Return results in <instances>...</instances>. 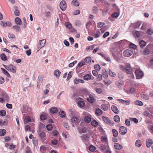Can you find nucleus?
Segmentation results:
<instances>
[{
  "label": "nucleus",
  "instance_id": "7",
  "mask_svg": "<svg viewBox=\"0 0 153 153\" xmlns=\"http://www.w3.org/2000/svg\"><path fill=\"white\" fill-rule=\"evenodd\" d=\"M114 59L117 62H119L120 58L122 56L121 54L119 52H118L115 54H113L112 55Z\"/></svg>",
  "mask_w": 153,
  "mask_h": 153
},
{
  "label": "nucleus",
  "instance_id": "17",
  "mask_svg": "<svg viewBox=\"0 0 153 153\" xmlns=\"http://www.w3.org/2000/svg\"><path fill=\"white\" fill-rule=\"evenodd\" d=\"M0 25H1L4 27H6V26L10 27L12 25L11 23L9 22H1L0 23Z\"/></svg>",
  "mask_w": 153,
  "mask_h": 153
},
{
  "label": "nucleus",
  "instance_id": "50",
  "mask_svg": "<svg viewBox=\"0 0 153 153\" xmlns=\"http://www.w3.org/2000/svg\"><path fill=\"white\" fill-rule=\"evenodd\" d=\"M129 119L131 121L134 122L136 124H137L138 123V120L136 118H132L130 117V118Z\"/></svg>",
  "mask_w": 153,
  "mask_h": 153
},
{
  "label": "nucleus",
  "instance_id": "4",
  "mask_svg": "<svg viewBox=\"0 0 153 153\" xmlns=\"http://www.w3.org/2000/svg\"><path fill=\"white\" fill-rule=\"evenodd\" d=\"M135 74L136 79H138L142 78L144 75L143 71L140 69H138L136 70Z\"/></svg>",
  "mask_w": 153,
  "mask_h": 153
},
{
  "label": "nucleus",
  "instance_id": "30",
  "mask_svg": "<svg viewBox=\"0 0 153 153\" xmlns=\"http://www.w3.org/2000/svg\"><path fill=\"white\" fill-rule=\"evenodd\" d=\"M77 104L79 107H82L85 105V102L82 101H79L77 102Z\"/></svg>",
  "mask_w": 153,
  "mask_h": 153
},
{
  "label": "nucleus",
  "instance_id": "2",
  "mask_svg": "<svg viewBox=\"0 0 153 153\" xmlns=\"http://www.w3.org/2000/svg\"><path fill=\"white\" fill-rule=\"evenodd\" d=\"M4 67L7 70L12 73H15L16 72V66L12 64H10L9 65H4Z\"/></svg>",
  "mask_w": 153,
  "mask_h": 153
},
{
  "label": "nucleus",
  "instance_id": "41",
  "mask_svg": "<svg viewBox=\"0 0 153 153\" xmlns=\"http://www.w3.org/2000/svg\"><path fill=\"white\" fill-rule=\"evenodd\" d=\"M134 36L135 37H139L140 36V34L138 31H135L134 33Z\"/></svg>",
  "mask_w": 153,
  "mask_h": 153
},
{
  "label": "nucleus",
  "instance_id": "11",
  "mask_svg": "<svg viewBox=\"0 0 153 153\" xmlns=\"http://www.w3.org/2000/svg\"><path fill=\"white\" fill-rule=\"evenodd\" d=\"M71 120L72 122V126L74 127V123H79L80 121V119L79 117H74L71 118Z\"/></svg>",
  "mask_w": 153,
  "mask_h": 153
},
{
  "label": "nucleus",
  "instance_id": "38",
  "mask_svg": "<svg viewBox=\"0 0 153 153\" xmlns=\"http://www.w3.org/2000/svg\"><path fill=\"white\" fill-rule=\"evenodd\" d=\"M92 12L94 13H97L98 11V8L96 6H94L92 9Z\"/></svg>",
  "mask_w": 153,
  "mask_h": 153
},
{
  "label": "nucleus",
  "instance_id": "8",
  "mask_svg": "<svg viewBox=\"0 0 153 153\" xmlns=\"http://www.w3.org/2000/svg\"><path fill=\"white\" fill-rule=\"evenodd\" d=\"M124 83V82L123 80L119 79L116 81L115 85L117 88L122 89V86L123 85Z\"/></svg>",
  "mask_w": 153,
  "mask_h": 153
},
{
  "label": "nucleus",
  "instance_id": "23",
  "mask_svg": "<svg viewBox=\"0 0 153 153\" xmlns=\"http://www.w3.org/2000/svg\"><path fill=\"white\" fill-rule=\"evenodd\" d=\"M50 111L52 113L55 114L58 112V110L56 108L53 107L51 108Z\"/></svg>",
  "mask_w": 153,
  "mask_h": 153
},
{
  "label": "nucleus",
  "instance_id": "20",
  "mask_svg": "<svg viewBox=\"0 0 153 153\" xmlns=\"http://www.w3.org/2000/svg\"><path fill=\"white\" fill-rule=\"evenodd\" d=\"M109 51L112 55H113V54H115L118 52L117 51V49L114 47H112L110 48Z\"/></svg>",
  "mask_w": 153,
  "mask_h": 153
},
{
  "label": "nucleus",
  "instance_id": "35",
  "mask_svg": "<svg viewBox=\"0 0 153 153\" xmlns=\"http://www.w3.org/2000/svg\"><path fill=\"white\" fill-rule=\"evenodd\" d=\"M112 132L113 134V136L115 137H117L118 135V132L117 131L116 129H113L112 130Z\"/></svg>",
  "mask_w": 153,
  "mask_h": 153
},
{
  "label": "nucleus",
  "instance_id": "19",
  "mask_svg": "<svg viewBox=\"0 0 153 153\" xmlns=\"http://www.w3.org/2000/svg\"><path fill=\"white\" fill-rule=\"evenodd\" d=\"M114 146V148L117 150H120L123 148L122 146L117 143H115Z\"/></svg>",
  "mask_w": 153,
  "mask_h": 153
},
{
  "label": "nucleus",
  "instance_id": "59",
  "mask_svg": "<svg viewBox=\"0 0 153 153\" xmlns=\"http://www.w3.org/2000/svg\"><path fill=\"white\" fill-rule=\"evenodd\" d=\"M95 91L96 92L99 94H100L102 92V90L100 88H96Z\"/></svg>",
  "mask_w": 153,
  "mask_h": 153
},
{
  "label": "nucleus",
  "instance_id": "63",
  "mask_svg": "<svg viewBox=\"0 0 153 153\" xmlns=\"http://www.w3.org/2000/svg\"><path fill=\"white\" fill-rule=\"evenodd\" d=\"M6 114V111L4 110H1L0 111V115L2 116H4Z\"/></svg>",
  "mask_w": 153,
  "mask_h": 153
},
{
  "label": "nucleus",
  "instance_id": "9",
  "mask_svg": "<svg viewBox=\"0 0 153 153\" xmlns=\"http://www.w3.org/2000/svg\"><path fill=\"white\" fill-rule=\"evenodd\" d=\"M127 131V130L126 128L124 126H121L119 128V132L122 135L125 134Z\"/></svg>",
  "mask_w": 153,
  "mask_h": 153
},
{
  "label": "nucleus",
  "instance_id": "52",
  "mask_svg": "<svg viewBox=\"0 0 153 153\" xmlns=\"http://www.w3.org/2000/svg\"><path fill=\"white\" fill-rule=\"evenodd\" d=\"M91 124L93 126H97L98 124V123L95 120L92 121Z\"/></svg>",
  "mask_w": 153,
  "mask_h": 153
},
{
  "label": "nucleus",
  "instance_id": "16",
  "mask_svg": "<svg viewBox=\"0 0 153 153\" xmlns=\"http://www.w3.org/2000/svg\"><path fill=\"white\" fill-rule=\"evenodd\" d=\"M112 111L116 114H118L119 113V110L117 106L113 105L111 107Z\"/></svg>",
  "mask_w": 153,
  "mask_h": 153
},
{
  "label": "nucleus",
  "instance_id": "26",
  "mask_svg": "<svg viewBox=\"0 0 153 153\" xmlns=\"http://www.w3.org/2000/svg\"><path fill=\"white\" fill-rule=\"evenodd\" d=\"M101 108L104 111H106L108 110V105L106 104H102L101 105Z\"/></svg>",
  "mask_w": 153,
  "mask_h": 153
},
{
  "label": "nucleus",
  "instance_id": "46",
  "mask_svg": "<svg viewBox=\"0 0 153 153\" xmlns=\"http://www.w3.org/2000/svg\"><path fill=\"white\" fill-rule=\"evenodd\" d=\"M8 36L10 39H13L15 38V36L12 33H9L8 34Z\"/></svg>",
  "mask_w": 153,
  "mask_h": 153
},
{
  "label": "nucleus",
  "instance_id": "58",
  "mask_svg": "<svg viewBox=\"0 0 153 153\" xmlns=\"http://www.w3.org/2000/svg\"><path fill=\"white\" fill-rule=\"evenodd\" d=\"M102 76L101 74H100L98 75V76L96 79L97 81H100L102 79Z\"/></svg>",
  "mask_w": 153,
  "mask_h": 153
},
{
  "label": "nucleus",
  "instance_id": "21",
  "mask_svg": "<svg viewBox=\"0 0 153 153\" xmlns=\"http://www.w3.org/2000/svg\"><path fill=\"white\" fill-rule=\"evenodd\" d=\"M16 24L18 25H20L22 24V21L19 17H16L15 19Z\"/></svg>",
  "mask_w": 153,
  "mask_h": 153
},
{
  "label": "nucleus",
  "instance_id": "37",
  "mask_svg": "<svg viewBox=\"0 0 153 153\" xmlns=\"http://www.w3.org/2000/svg\"><path fill=\"white\" fill-rule=\"evenodd\" d=\"M6 131L5 129H2L0 130V136H2L6 134Z\"/></svg>",
  "mask_w": 153,
  "mask_h": 153
},
{
  "label": "nucleus",
  "instance_id": "32",
  "mask_svg": "<svg viewBox=\"0 0 153 153\" xmlns=\"http://www.w3.org/2000/svg\"><path fill=\"white\" fill-rule=\"evenodd\" d=\"M88 148L89 150L91 152L94 151L96 149V148L92 145H91L89 146Z\"/></svg>",
  "mask_w": 153,
  "mask_h": 153
},
{
  "label": "nucleus",
  "instance_id": "48",
  "mask_svg": "<svg viewBox=\"0 0 153 153\" xmlns=\"http://www.w3.org/2000/svg\"><path fill=\"white\" fill-rule=\"evenodd\" d=\"M72 3L73 5L76 6H78L79 5V2L76 0H73L72 2Z\"/></svg>",
  "mask_w": 153,
  "mask_h": 153
},
{
  "label": "nucleus",
  "instance_id": "34",
  "mask_svg": "<svg viewBox=\"0 0 153 153\" xmlns=\"http://www.w3.org/2000/svg\"><path fill=\"white\" fill-rule=\"evenodd\" d=\"M7 123V120H0V126L6 125Z\"/></svg>",
  "mask_w": 153,
  "mask_h": 153
},
{
  "label": "nucleus",
  "instance_id": "62",
  "mask_svg": "<svg viewBox=\"0 0 153 153\" xmlns=\"http://www.w3.org/2000/svg\"><path fill=\"white\" fill-rule=\"evenodd\" d=\"M109 75L112 77H114L116 75V74L114 72H113L110 70L109 71Z\"/></svg>",
  "mask_w": 153,
  "mask_h": 153
},
{
  "label": "nucleus",
  "instance_id": "22",
  "mask_svg": "<svg viewBox=\"0 0 153 153\" xmlns=\"http://www.w3.org/2000/svg\"><path fill=\"white\" fill-rule=\"evenodd\" d=\"M61 72L58 70H56L54 72V74L57 78H59V77Z\"/></svg>",
  "mask_w": 153,
  "mask_h": 153
},
{
  "label": "nucleus",
  "instance_id": "28",
  "mask_svg": "<svg viewBox=\"0 0 153 153\" xmlns=\"http://www.w3.org/2000/svg\"><path fill=\"white\" fill-rule=\"evenodd\" d=\"M84 79L85 80L88 81L91 79V76L89 74H87L84 76Z\"/></svg>",
  "mask_w": 153,
  "mask_h": 153
},
{
  "label": "nucleus",
  "instance_id": "27",
  "mask_svg": "<svg viewBox=\"0 0 153 153\" xmlns=\"http://www.w3.org/2000/svg\"><path fill=\"white\" fill-rule=\"evenodd\" d=\"M0 57L2 60L6 61L7 60V57L4 53H2L0 55Z\"/></svg>",
  "mask_w": 153,
  "mask_h": 153
},
{
  "label": "nucleus",
  "instance_id": "44",
  "mask_svg": "<svg viewBox=\"0 0 153 153\" xmlns=\"http://www.w3.org/2000/svg\"><path fill=\"white\" fill-rule=\"evenodd\" d=\"M114 120L117 123H119L120 121V118L118 115H116L114 117Z\"/></svg>",
  "mask_w": 153,
  "mask_h": 153
},
{
  "label": "nucleus",
  "instance_id": "57",
  "mask_svg": "<svg viewBox=\"0 0 153 153\" xmlns=\"http://www.w3.org/2000/svg\"><path fill=\"white\" fill-rule=\"evenodd\" d=\"M46 128L48 131H51L52 129V126L51 124H48L46 126Z\"/></svg>",
  "mask_w": 153,
  "mask_h": 153
},
{
  "label": "nucleus",
  "instance_id": "64",
  "mask_svg": "<svg viewBox=\"0 0 153 153\" xmlns=\"http://www.w3.org/2000/svg\"><path fill=\"white\" fill-rule=\"evenodd\" d=\"M85 65V62L84 61L81 62H79L78 63V66L79 67H80L84 65Z\"/></svg>",
  "mask_w": 153,
  "mask_h": 153
},
{
  "label": "nucleus",
  "instance_id": "45",
  "mask_svg": "<svg viewBox=\"0 0 153 153\" xmlns=\"http://www.w3.org/2000/svg\"><path fill=\"white\" fill-rule=\"evenodd\" d=\"M3 98H4V100H5L7 101H8L9 99V97L7 94L4 93V94H3Z\"/></svg>",
  "mask_w": 153,
  "mask_h": 153
},
{
  "label": "nucleus",
  "instance_id": "61",
  "mask_svg": "<svg viewBox=\"0 0 153 153\" xmlns=\"http://www.w3.org/2000/svg\"><path fill=\"white\" fill-rule=\"evenodd\" d=\"M25 153H32L30 148L27 146L25 150Z\"/></svg>",
  "mask_w": 153,
  "mask_h": 153
},
{
  "label": "nucleus",
  "instance_id": "36",
  "mask_svg": "<svg viewBox=\"0 0 153 153\" xmlns=\"http://www.w3.org/2000/svg\"><path fill=\"white\" fill-rule=\"evenodd\" d=\"M146 43L143 40L140 41L139 43V45L141 48H143L146 45Z\"/></svg>",
  "mask_w": 153,
  "mask_h": 153
},
{
  "label": "nucleus",
  "instance_id": "14",
  "mask_svg": "<svg viewBox=\"0 0 153 153\" xmlns=\"http://www.w3.org/2000/svg\"><path fill=\"white\" fill-rule=\"evenodd\" d=\"M153 144V141L152 139L150 138L147 139L146 142V146L149 148L150 147V146Z\"/></svg>",
  "mask_w": 153,
  "mask_h": 153
},
{
  "label": "nucleus",
  "instance_id": "54",
  "mask_svg": "<svg viewBox=\"0 0 153 153\" xmlns=\"http://www.w3.org/2000/svg\"><path fill=\"white\" fill-rule=\"evenodd\" d=\"M94 68L97 71H99L100 69V65L98 64H96L94 65Z\"/></svg>",
  "mask_w": 153,
  "mask_h": 153
},
{
  "label": "nucleus",
  "instance_id": "39",
  "mask_svg": "<svg viewBox=\"0 0 153 153\" xmlns=\"http://www.w3.org/2000/svg\"><path fill=\"white\" fill-rule=\"evenodd\" d=\"M134 104L139 106H141L143 105V103L142 102L139 100H136L134 102Z\"/></svg>",
  "mask_w": 153,
  "mask_h": 153
},
{
  "label": "nucleus",
  "instance_id": "1",
  "mask_svg": "<svg viewBox=\"0 0 153 153\" xmlns=\"http://www.w3.org/2000/svg\"><path fill=\"white\" fill-rule=\"evenodd\" d=\"M122 68L124 69L125 72L128 74H132L133 72L132 68H131L130 64H127L125 67L122 66Z\"/></svg>",
  "mask_w": 153,
  "mask_h": 153
},
{
  "label": "nucleus",
  "instance_id": "47",
  "mask_svg": "<svg viewBox=\"0 0 153 153\" xmlns=\"http://www.w3.org/2000/svg\"><path fill=\"white\" fill-rule=\"evenodd\" d=\"M39 135L42 138H43L45 136V133L43 131H40L39 132Z\"/></svg>",
  "mask_w": 153,
  "mask_h": 153
},
{
  "label": "nucleus",
  "instance_id": "42",
  "mask_svg": "<svg viewBox=\"0 0 153 153\" xmlns=\"http://www.w3.org/2000/svg\"><path fill=\"white\" fill-rule=\"evenodd\" d=\"M13 28L14 29L16 30V32L19 31L20 30V27L17 25L13 26Z\"/></svg>",
  "mask_w": 153,
  "mask_h": 153
},
{
  "label": "nucleus",
  "instance_id": "55",
  "mask_svg": "<svg viewBox=\"0 0 153 153\" xmlns=\"http://www.w3.org/2000/svg\"><path fill=\"white\" fill-rule=\"evenodd\" d=\"M129 47L131 49L133 48V49H135L137 47V46L135 45L132 43L129 45Z\"/></svg>",
  "mask_w": 153,
  "mask_h": 153
},
{
  "label": "nucleus",
  "instance_id": "60",
  "mask_svg": "<svg viewBox=\"0 0 153 153\" xmlns=\"http://www.w3.org/2000/svg\"><path fill=\"white\" fill-rule=\"evenodd\" d=\"M148 46H147L146 48L145 49V51H144V54L145 55H147L149 53V51L148 48Z\"/></svg>",
  "mask_w": 153,
  "mask_h": 153
},
{
  "label": "nucleus",
  "instance_id": "13",
  "mask_svg": "<svg viewBox=\"0 0 153 153\" xmlns=\"http://www.w3.org/2000/svg\"><path fill=\"white\" fill-rule=\"evenodd\" d=\"M118 101L121 102L123 104H125L126 105H128L130 104L131 101L130 100H125L122 99H117Z\"/></svg>",
  "mask_w": 153,
  "mask_h": 153
},
{
  "label": "nucleus",
  "instance_id": "49",
  "mask_svg": "<svg viewBox=\"0 0 153 153\" xmlns=\"http://www.w3.org/2000/svg\"><path fill=\"white\" fill-rule=\"evenodd\" d=\"M59 114L61 117H65L66 115L65 112L63 111L59 112Z\"/></svg>",
  "mask_w": 153,
  "mask_h": 153
},
{
  "label": "nucleus",
  "instance_id": "10",
  "mask_svg": "<svg viewBox=\"0 0 153 153\" xmlns=\"http://www.w3.org/2000/svg\"><path fill=\"white\" fill-rule=\"evenodd\" d=\"M59 7L62 10H65L67 7L66 1L64 0L62 1L60 3Z\"/></svg>",
  "mask_w": 153,
  "mask_h": 153
},
{
  "label": "nucleus",
  "instance_id": "51",
  "mask_svg": "<svg viewBox=\"0 0 153 153\" xmlns=\"http://www.w3.org/2000/svg\"><path fill=\"white\" fill-rule=\"evenodd\" d=\"M65 26L68 28L71 29L72 28V26L71 24L69 22H67L65 24Z\"/></svg>",
  "mask_w": 153,
  "mask_h": 153
},
{
  "label": "nucleus",
  "instance_id": "6",
  "mask_svg": "<svg viewBox=\"0 0 153 153\" xmlns=\"http://www.w3.org/2000/svg\"><path fill=\"white\" fill-rule=\"evenodd\" d=\"M102 118L106 123L108 124L111 126H113L114 125L113 121L111 120L108 117L103 116L102 117Z\"/></svg>",
  "mask_w": 153,
  "mask_h": 153
},
{
  "label": "nucleus",
  "instance_id": "40",
  "mask_svg": "<svg viewBox=\"0 0 153 153\" xmlns=\"http://www.w3.org/2000/svg\"><path fill=\"white\" fill-rule=\"evenodd\" d=\"M85 61L86 63L90 64L91 62V57L89 56L86 57L85 59Z\"/></svg>",
  "mask_w": 153,
  "mask_h": 153
},
{
  "label": "nucleus",
  "instance_id": "33",
  "mask_svg": "<svg viewBox=\"0 0 153 153\" xmlns=\"http://www.w3.org/2000/svg\"><path fill=\"white\" fill-rule=\"evenodd\" d=\"M43 76L42 75H39L38 76L39 81L37 82L38 84H40L42 82Z\"/></svg>",
  "mask_w": 153,
  "mask_h": 153
},
{
  "label": "nucleus",
  "instance_id": "43",
  "mask_svg": "<svg viewBox=\"0 0 153 153\" xmlns=\"http://www.w3.org/2000/svg\"><path fill=\"white\" fill-rule=\"evenodd\" d=\"M3 73L6 75L7 77H10V76L8 72L5 69L3 68H1Z\"/></svg>",
  "mask_w": 153,
  "mask_h": 153
},
{
  "label": "nucleus",
  "instance_id": "31",
  "mask_svg": "<svg viewBox=\"0 0 153 153\" xmlns=\"http://www.w3.org/2000/svg\"><path fill=\"white\" fill-rule=\"evenodd\" d=\"M135 146L137 147H140L142 146V142L140 140H137L135 143Z\"/></svg>",
  "mask_w": 153,
  "mask_h": 153
},
{
  "label": "nucleus",
  "instance_id": "25",
  "mask_svg": "<svg viewBox=\"0 0 153 153\" xmlns=\"http://www.w3.org/2000/svg\"><path fill=\"white\" fill-rule=\"evenodd\" d=\"M141 95V97L143 99L145 100H148L149 99V97L148 95L144 94H142Z\"/></svg>",
  "mask_w": 153,
  "mask_h": 153
},
{
  "label": "nucleus",
  "instance_id": "18",
  "mask_svg": "<svg viewBox=\"0 0 153 153\" xmlns=\"http://www.w3.org/2000/svg\"><path fill=\"white\" fill-rule=\"evenodd\" d=\"M91 115H89L86 116L84 118V121L86 123H90L91 120Z\"/></svg>",
  "mask_w": 153,
  "mask_h": 153
},
{
  "label": "nucleus",
  "instance_id": "15",
  "mask_svg": "<svg viewBox=\"0 0 153 153\" xmlns=\"http://www.w3.org/2000/svg\"><path fill=\"white\" fill-rule=\"evenodd\" d=\"M90 137V135L86 134L84 136H80V137L83 141H85L86 140H88Z\"/></svg>",
  "mask_w": 153,
  "mask_h": 153
},
{
  "label": "nucleus",
  "instance_id": "53",
  "mask_svg": "<svg viewBox=\"0 0 153 153\" xmlns=\"http://www.w3.org/2000/svg\"><path fill=\"white\" fill-rule=\"evenodd\" d=\"M104 24V23L103 22H101L98 23L97 24V26L98 27L100 28L102 27L103 26Z\"/></svg>",
  "mask_w": 153,
  "mask_h": 153
},
{
  "label": "nucleus",
  "instance_id": "56",
  "mask_svg": "<svg viewBox=\"0 0 153 153\" xmlns=\"http://www.w3.org/2000/svg\"><path fill=\"white\" fill-rule=\"evenodd\" d=\"M30 120H31L30 117L29 116H27L25 117V122L26 123H28L30 122Z\"/></svg>",
  "mask_w": 153,
  "mask_h": 153
},
{
  "label": "nucleus",
  "instance_id": "3",
  "mask_svg": "<svg viewBox=\"0 0 153 153\" xmlns=\"http://www.w3.org/2000/svg\"><path fill=\"white\" fill-rule=\"evenodd\" d=\"M133 53V51L132 49L129 48L125 50L123 53V55L124 56L126 57L130 56Z\"/></svg>",
  "mask_w": 153,
  "mask_h": 153
},
{
  "label": "nucleus",
  "instance_id": "29",
  "mask_svg": "<svg viewBox=\"0 0 153 153\" xmlns=\"http://www.w3.org/2000/svg\"><path fill=\"white\" fill-rule=\"evenodd\" d=\"M100 35V32L99 30H97L96 31L95 34L94 36L95 38H97L99 37Z\"/></svg>",
  "mask_w": 153,
  "mask_h": 153
},
{
  "label": "nucleus",
  "instance_id": "12",
  "mask_svg": "<svg viewBox=\"0 0 153 153\" xmlns=\"http://www.w3.org/2000/svg\"><path fill=\"white\" fill-rule=\"evenodd\" d=\"M86 99L91 103H93L95 100L93 96L91 95H87Z\"/></svg>",
  "mask_w": 153,
  "mask_h": 153
},
{
  "label": "nucleus",
  "instance_id": "24",
  "mask_svg": "<svg viewBox=\"0 0 153 153\" xmlns=\"http://www.w3.org/2000/svg\"><path fill=\"white\" fill-rule=\"evenodd\" d=\"M95 113L96 115H100L102 114V111L101 109L98 108L96 109Z\"/></svg>",
  "mask_w": 153,
  "mask_h": 153
},
{
  "label": "nucleus",
  "instance_id": "5",
  "mask_svg": "<svg viewBox=\"0 0 153 153\" xmlns=\"http://www.w3.org/2000/svg\"><path fill=\"white\" fill-rule=\"evenodd\" d=\"M46 43V40L43 39L40 40L39 44L37 45V51H38L43 47L45 46Z\"/></svg>",
  "mask_w": 153,
  "mask_h": 153
}]
</instances>
